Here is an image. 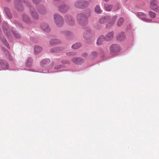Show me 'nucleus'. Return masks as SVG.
<instances>
[{"mask_svg":"<svg viewBox=\"0 0 159 159\" xmlns=\"http://www.w3.org/2000/svg\"><path fill=\"white\" fill-rule=\"evenodd\" d=\"M23 2H24L25 4L29 7L30 13L33 19L36 20H38L39 16L38 13L33 6L27 1H25L23 0H15L14 4L16 9L19 11H22L23 8L21 4Z\"/></svg>","mask_w":159,"mask_h":159,"instance_id":"f257e3e1","label":"nucleus"},{"mask_svg":"<svg viewBox=\"0 0 159 159\" xmlns=\"http://www.w3.org/2000/svg\"><path fill=\"white\" fill-rule=\"evenodd\" d=\"M76 20L79 24L81 25H85L88 22L86 16L84 14L82 13L78 14Z\"/></svg>","mask_w":159,"mask_h":159,"instance_id":"f03ea898","label":"nucleus"},{"mask_svg":"<svg viewBox=\"0 0 159 159\" xmlns=\"http://www.w3.org/2000/svg\"><path fill=\"white\" fill-rule=\"evenodd\" d=\"M53 18L56 25L58 27L62 26L64 21L63 17L58 14L56 13L54 15Z\"/></svg>","mask_w":159,"mask_h":159,"instance_id":"7ed1b4c3","label":"nucleus"},{"mask_svg":"<svg viewBox=\"0 0 159 159\" xmlns=\"http://www.w3.org/2000/svg\"><path fill=\"white\" fill-rule=\"evenodd\" d=\"M65 20L67 24L70 26H73L75 24V20L71 15H66L65 16Z\"/></svg>","mask_w":159,"mask_h":159,"instance_id":"20e7f679","label":"nucleus"},{"mask_svg":"<svg viewBox=\"0 0 159 159\" xmlns=\"http://www.w3.org/2000/svg\"><path fill=\"white\" fill-rule=\"evenodd\" d=\"M110 53L111 55H115L116 53L120 51V48L117 44L111 45L110 47Z\"/></svg>","mask_w":159,"mask_h":159,"instance_id":"39448f33","label":"nucleus"},{"mask_svg":"<svg viewBox=\"0 0 159 159\" xmlns=\"http://www.w3.org/2000/svg\"><path fill=\"white\" fill-rule=\"evenodd\" d=\"M2 27L3 31L5 34H6L9 38H11L12 35L10 32H8L9 31V27L6 22L4 21L3 22Z\"/></svg>","mask_w":159,"mask_h":159,"instance_id":"423d86ee","label":"nucleus"},{"mask_svg":"<svg viewBox=\"0 0 159 159\" xmlns=\"http://www.w3.org/2000/svg\"><path fill=\"white\" fill-rule=\"evenodd\" d=\"M22 19L24 22L28 24H31L32 22L30 18L26 14H22Z\"/></svg>","mask_w":159,"mask_h":159,"instance_id":"0eeeda50","label":"nucleus"},{"mask_svg":"<svg viewBox=\"0 0 159 159\" xmlns=\"http://www.w3.org/2000/svg\"><path fill=\"white\" fill-rule=\"evenodd\" d=\"M93 35V32L90 29L86 30L83 34V36L84 39H88L90 38Z\"/></svg>","mask_w":159,"mask_h":159,"instance_id":"6e6552de","label":"nucleus"},{"mask_svg":"<svg viewBox=\"0 0 159 159\" xmlns=\"http://www.w3.org/2000/svg\"><path fill=\"white\" fill-rule=\"evenodd\" d=\"M137 16L139 18L145 22H150L152 21L151 19L147 18L143 12H138Z\"/></svg>","mask_w":159,"mask_h":159,"instance_id":"1a4fd4ad","label":"nucleus"},{"mask_svg":"<svg viewBox=\"0 0 159 159\" xmlns=\"http://www.w3.org/2000/svg\"><path fill=\"white\" fill-rule=\"evenodd\" d=\"M150 7L155 11H159V7L157 4V1L156 0H152L150 3Z\"/></svg>","mask_w":159,"mask_h":159,"instance_id":"9d476101","label":"nucleus"},{"mask_svg":"<svg viewBox=\"0 0 159 159\" xmlns=\"http://www.w3.org/2000/svg\"><path fill=\"white\" fill-rule=\"evenodd\" d=\"M37 10L41 14L44 15L47 13V10L45 7L42 5H39L37 7Z\"/></svg>","mask_w":159,"mask_h":159,"instance_id":"9b49d317","label":"nucleus"},{"mask_svg":"<svg viewBox=\"0 0 159 159\" xmlns=\"http://www.w3.org/2000/svg\"><path fill=\"white\" fill-rule=\"evenodd\" d=\"M0 67L4 70H6L8 69L9 66L7 61L0 59Z\"/></svg>","mask_w":159,"mask_h":159,"instance_id":"f8f14e48","label":"nucleus"},{"mask_svg":"<svg viewBox=\"0 0 159 159\" xmlns=\"http://www.w3.org/2000/svg\"><path fill=\"white\" fill-rule=\"evenodd\" d=\"M40 27L41 29L46 32H48L50 31V29L47 23H43L41 24Z\"/></svg>","mask_w":159,"mask_h":159,"instance_id":"ddd939ff","label":"nucleus"},{"mask_svg":"<svg viewBox=\"0 0 159 159\" xmlns=\"http://www.w3.org/2000/svg\"><path fill=\"white\" fill-rule=\"evenodd\" d=\"M105 41H109L111 40L114 37V33L111 31L108 33L104 37Z\"/></svg>","mask_w":159,"mask_h":159,"instance_id":"4468645a","label":"nucleus"},{"mask_svg":"<svg viewBox=\"0 0 159 159\" xmlns=\"http://www.w3.org/2000/svg\"><path fill=\"white\" fill-rule=\"evenodd\" d=\"M110 17L109 16H106L102 17L99 19V22L101 23H104L107 22V21L110 19Z\"/></svg>","mask_w":159,"mask_h":159,"instance_id":"2eb2a0df","label":"nucleus"},{"mask_svg":"<svg viewBox=\"0 0 159 159\" xmlns=\"http://www.w3.org/2000/svg\"><path fill=\"white\" fill-rule=\"evenodd\" d=\"M58 7L60 11L63 13L66 12L68 9V7L64 4L58 6Z\"/></svg>","mask_w":159,"mask_h":159,"instance_id":"dca6fc26","label":"nucleus"},{"mask_svg":"<svg viewBox=\"0 0 159 159\" xmlns=\"http://www.w3.org/2000/svg\"><path fill=\"white\" fill-rule=\"evenodd\" d=\"M61 43V41L59 39H53L50 40L49 41V44L51 45H54Z\"/></svg>","mask_w":159,"mask_h":159,"instance_id":"f3484780","label":"nucleus"},{"mask_svg":"<svg viewBox=\"0 0 159 159\" xmlns=\"http://www.w3.org/2000/svg\"><path fill=\"white\" fill-rule=\"evenodd\" d=\"M42 50V48L38 45H35L34 46V53L35 54H38Z\"/></svg>","mask_w":159,"mask_h":159,"instance_id":"a211bd4d","label":"nucleus"},{"mask_svg":"<svg viewBox=\"0 0 159 159\" xmlns=\"http://www.w3.org/2000/svg\"><path fill=\"white\" fill-rule=\"evenodd\" d=\"M105 40V38L103 35L100 36L97 39V44L98 45H100L102 42Z\"/></svg>","mask_w":159,"mask_h":159,"instance_id":"6ab92c4d","label":"nucleus"},{"mask_svg":"<svg viewBox=\"0 0 159 159\" xmlns=\"http://www.w3.org/2000/svg\"><path fill=\"white\" fill-rule=\"evenodd\" d=\"M72 61L73 62L77 64H80L83 62V60L80 58H73Z\"/></svg>","mask_w":159,"mask_h":159,"instance_id":"aec40b11","label":"nucleus"},{"mask_svg":"<svg viewBox=\"0 0 159 159\" xmlns=\"http://www.w3.org/2000/svg\"><path fill=\"white\" fill-rule=\"evenodd\" d=\"M63 48L61 47H57L56 48H51L50 50V51L51 52H58L62 50L63 49Z\"/></svg>","mask_w":159,"mask_h":159,"instance_id":"412c9836","label":"nucleus"},{"mask_svg":"<svg viewBox=\"0 0 159 159\" xmlns=\"http://www.w3.org/2000/svg\"><path fill=\"white\" fill-rule=\"evenodd\" d=\"M50 61L49 59H44L41 62V65L42 67H44L46 65L48 64Z\"/></svg>","mask_w":159,"mask_h":159,"instance_id":"4be33fe9","label":"nucleus"},{"mask_svg":"<svg viewBox=\"0 0 159 159\" xmlns=\"http://www.w3.org/2000/svg\"><path fill=\"white\" fill-rule=\"evenodd\" d=\"M0 38L2 42L8 48H9V45L5 38L1 34H0Z\"/></svg>","mask_w":159,"mask_h":159,"instance_id":"5701e85b","label":"nucleus"},{"mask_svg":"<svg viewBox=\"0 0 159 159\" xmlns=\"http://www.w3.org/2000/svg\"><path fill=\"white\" fill-rule=\"evenodd\" d=\"M5 12L7 16L9 18H12V15L11 14L10 10L7 7H5L4 8Z\"/></svg>","mask_w":159,"mask_h":159,"instance_id":"b1692460","label":"nucleus"},{"mask_svg":"<svg viewBox=\"0 0 159 159\" xmlns=\"http://www.w3.org/2000/svg\"><path fill=\"white\" fill-rule=\"evenodd\" d=\"M12 32L14 36L17 39H20L21 37L20 35L14 28L11 29Z\"/></svg>","mask_w":159,"mask_h":159,"instance_id":"393cba45","label":"nucleus"},{"mask_svg":"<svg viewBox=\"0 0 159 159\" xmlns=\"http://www.w3.org/2000/svg\"><path fill=\"white\" fill-rule=\"evenodd\" d=\"M3 50L7 57L8 58L9 60L11 61L12 60V58L9 52L5 48L3 49Z\"/></svg>","mask_w":159,"mask_h":159,"instance_id":"a878e982","label":"nucleus"},{"mask_svg":"<svg viewBox=\"0 0 159 159\" xmlns=\"http://www.w3.org/2000/svg\"><path fill=\"white\" fill-rule=\"evenodd\" d=\"M95 12L98 14H101L102 12L100 6L98 5H96L95 8Z\"/></svg>","mask_w":159,"mask_h":159,"instance_id":"bb28decb","label":"nucleus"},{"mask_svg":"<svg viewBox=\"0 0 159 159\" xmlns=\"http://www.w3.org/2000/svg\"><path fill=\"white\" fill-rule=\"evenodd\" d=\"M117 16H114L111 19L110 22L108 24V25L109 26H112L114 24V22L116 20Z\"/></svg>","mask_w":159,"mask_h":159,"instance_id":"cd10ccee","label":"nucleus"},{"mask_svg":"<svg viewBox=\"0 0 159 159\" xmlns=\"http://www.w3.org/2000/svg\"><path fill=\"white\" fill-rule=\"evenodd\" d=\"M112 7L111 5H109L108 4H105L104 7L106 10L107 11H110L111 10Z\"/></svg>","mask_w":159,"mask_h":159,"instance_id":"c85d7f7f","label":"nucleus"},{"mask_svg":"<svg viewBox=\"0 0 159 159\" xmlns=\"http://www.w3.org/2000/svg\"><path fill=\"white\" fill-rule=\"evenodd\" d=\"M32 63V59L31 57L28 58L26 62V66L27 67H29L31 65Z\"/></svg>","mask_w":159,"mask_h":159,"instance_id":"c756f323","label":"nucleus"},{"mask_svg":"<svg viewBox=\"0 0 159 159\" xmlns=\"http://www.w3.org/2000/svg\"><path fill=\"white\" fill-rule=\"evenodd\" d=\"M125 34L124 33H121L119 34L117 37V39L118 40L121 41L123 40L125 37Z\"/></svg>","mask_w":159,"mask_h":159,"instance_id":"7c9ffc66","label":"nucleus"},{"mask_svg":"<svg viewBox=\"0 0 159 159\" xmlns=\"http://www.w3.org/2000/svg\"><path fill=\"white\" fill-rule=\"evenodd\" d=\"M75 7H81L82 8V1L79 0L76 1L75 4Z\"/></svg>","mask_w":159,"mask_h":159,"instance_id":"2f4dec72","label":"nucleus"},{"mask_svg":"<svg viewBox=\"0 0 159 159\" xmlns=\"http://www.w3.org/2000/svg\"><path fill=\"white\" fill-rule=\"evenodd\" d=\"M81 46V44L80 43H76L72 46V48L73 49H76L79 48Z\"/></svg>","mask_w":159,"mask_h":159,"instance_id":"473e14b6","label":"nucleus"},{"mask_svg":"<svg viewBox=\"0 0 159 159\" xmlns=\"http://www.w3.org/2000/svg\"><path fill=\"white\" fill-rule=\"evenodd\" d=\"M124 20L123 18L121 17L118 20L117 22V26H121L123 24Z\"/></svg>","mask_w":159,"mask_h":159,"instance_id":"72a5a7b5","label":"nucleus"},{"mask_svg":"<svg viewBox=\"0 0 159 159\" xmlns=\"http://www.w3.org/2000/svg\"><path fill=\"white\" fill-rule=\"evenodd\" d=\"M149 14L150 17L152 18H155L156 17V15L155 13L152 11H150L148 12Z\"/></svg>","mask_w":159,"mask_h":159,"instance_id":"f704fd0d","label":"nucleus"},{"mask_svg":"<svg viewBox=\"0 0 159 159\" xmlns=\"http://www.w3.org/2000/svg\"><path fill=\"white\" fill-rule=\"evenodd\" d=\"M14 23L16 25L17 27L20 29L22 28L21 24L17 21L15 20L14 21Z\"/></svg>","mask_w":159,"mask_h":159,"instance_id":"c9c22d12","label":"nucleus"},{"mask_svg":"<svg viewBox=\"0 0 159 159\" xmlns=\"http://www.w3.org/2000/svg\"><path fill=\"white\" fill-rule=\"evenodd\" d=\"M88 2H87L82 1V8L87 6L88 5Z\"/></svg>","mask_w":159,"mask_h":159,"instance_id":"e433bc0d","label":"nucleus"},{"mask_svg":"<svg viewBox=\"0 0 159 159\" xmlns=\"http://www.w3.org/2000/svg\"><path fill=\"white\" fill-rule=\"evenodd\" d=\"M64 66L63 65H59L55 66L54 67V69H59L60 68H61L62 67H63Z\"/></svg>","mask_w":159,"mask_h":159,"instance_id":"4c0bfd02","label":"nucleus"},{"mask_svg":"<svg viewBox=\"0 0 159 159\" xmlns=\"http://www.w3.org/2000/svg\"><path fill=\"white\" fill-rule=\"evenodd\" d=\"M65 35L67 36H69L72 34V33L69 31H66L65 33Z\"/></svg>","mask_w":159,"mask_h":159,"instance_id":"58836bf2","label":"nucleus"},{"mask_svg":"<svg viewBox=\"0 0 159 159\" xmlns=\"http://www.w3.org/2000/svg\"><path fill=\"white\" fill-rule=\"evenodd\" d=\"M75 54V53L72 52H69L66 53V55L67 56H71L74 55Z\"/></svg>","mask_w":159,"mask_h":159,"instance_id":"ea45409f","label":"nucleus"},{"mask_svg":"<svg viewBox=\"0 0 159 159\" xmlns=\"http://www.w3.org/2000/svg\"><path fill=\"white\" fill-rule=\"evenodd\" d=\"M33 2L35 3H37L40 2L42 0H32Z\"/></svg>","mask_w":159,"mask_h":159,"instance_id":"a19ab883","label":"nucleus"},{"mask_svg":"<svg viewBox=\"0 0 159 159\" xmlns=\"http://www.w3.org/2000/svg\"><path fill=\"white\" fill-rule=\"evenodd\" d=\"M48 71H50L49 70L48 71L47 70H43L42 71H38V72H42L43 73H47V72H48Z\"/></svg>","mask_w":159,"mask_h":159,"instance_id":"79ce46f5","label":"nucleus"},{"mask_svg":"<svg viewBox=\"0 0 159 159\" xmlns=\"http://www.w3.org/2000/svg\"><path fill=\"white\" fill-rule=\"evenodd\" d=\"M97 55V53L96 52H93L92 54V56L94 57L96 56Z\"/></svg>","mask_w":159,"mask_h":159,"instance_id":"37998d69","label":"nucleus"},{"mask_svg":"<svg viewBox=\"0 0 159 159\" xmlns=\"http://www.w3.org/2000/svg\"><path fill=\"white\" fill-rule=\"evenodd\" d=\"M87 53H84V54H82V56L83 57H87Z\"/></svg>","mask_w":159,"mask_h":159,"instance_id":"c03bdc74","label":"nucleus"},{"mask_svg":"<svg viewBox=\"0 0 159 159\" xmlns=\"http://www.w3.org/2000/svg\"><path fill=\"white\" fill-rule=\"evenodd\" d=\"M118 8V6H116L115 7H114V9L115 10H117Z\"/></svg>","mask_w":159,"mask_h":159,"instance_id":"a18cd8bd","label":"nucleus"},{"mask_svg":"<svg viewBox=\"0 0 159 159\" xmlns=\"http://www.w3.org/2000/svg\"><path fill=\"white\" fill-rule=\"evenodd\" d=\"M104 0L105 1V2H107L109 0Z\"/></svg>","mask_w":159,"mask_h":159,"instance_id":"49530a36","label":"nucleus"},{"mask_svg":"<svg viewBox=\"0 0 159 159\" xmlns=\"http://www.w3.org/2000/svg\"><path fill=\"white\" fill-rule=\"evenodd\" d=\"M7 1H8V2H9V1H10V0H6Z\"/></svg>","mask_w":159,"mask_h":159,"instance_id":"de8ad7c7","label":"nucleus"},{"mask_svg":"<svg viewBox=\"0 0 159 159\" xmlns=\"http://www.w3.org/2000/svg\"><path fill=\"white\" fill-rule=\"evenodd\" d=\"M7 1H8V2H9V1H10V0H6Z\"/></svg>","mask_w":159,"mask_h":159,"instance_id":"09e8293b","label":"nucleus"}]
</instances>
